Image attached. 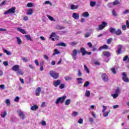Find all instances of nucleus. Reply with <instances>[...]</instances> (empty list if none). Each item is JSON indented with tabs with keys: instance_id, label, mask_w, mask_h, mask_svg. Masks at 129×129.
Listing matches in <instances>:
<instances>
[{
	"instance_id": "obj_31",
	"label": "nucleus",
	"mask_w": 129,
	"mask_h": 129,
	"mask_svg": "<svg viewBox=\"0 0 129 129\" xmlns=\"http://www.w3.org/2000/svg\"><path fill=\"white\" fill-rule=\"evenodd\" d=\"M25 37L26 38L27 40H29V41H32V38H31V36L30 35H25Z\"/></svg>"
},
{
	"instance_id": "obj_10",
	"label": "nucleus",
	"mask_w": 129,
	"mask_h": 129,
	"mask_svg": "<svg viewBox=\"0 0 129 129\" xmlns=\"http://www.w3.org/2000/svg\"><path fill=\"white\" fill-rule=\"evenodd\" d=\"M117 50H116V52H117V54L119 55L121 53V50L122 49V45H118L117 46Z\"/></svg>"
},
{
	"instance_id": "obj_38",
	"label": "nucleus",
	"mask_w": 129,
	"mask_h": 129,
	"mask_svg": "<svg viewBox=\"0 0 129 129\" xmlns=\"http://www.w3.org/2000/svg\"><path fill=\"white\" fill-rule=\"evenodd\" d=\"M64 79L66 81H69V80H71L72 78L68 76H67L64 77Z\"/></svg>"
},
{
	"instance_id": "obj_61",
	"label": "nucleus",
	"mask_w": 129,
	"mask_h": 129,
	"mask_svg": "<svg viewBox=\"0 0 129 129\" xmlns=\"http://www.w3.org/2000/svg\"><path fill=\"white\" fill-rule=\"evenodd\" d=\"M88 46H89V48H92V44L91 42H88Z\"/></svg>"
},
{
	"instance_id": "obj_12",
	"label": "nucleus",
	"mask_w": 129,
	"mask_h": 129,
	"mask_svg": "<svg viewBox=\"0 0 129 129\" xmlns=\"http://www.w3.org/2000/svg\"><path fill=\"white\" fill-rule=\"evenodd\" d=\"M19 69H20V66L18 64H16L12 67V70L13 71L18 72L19 71Z\"/></svg>"
},
{
	"instance_id": "obj_53",
	"label": "nucleus",
	"mask_w": 129,
	"mask_h": 129,
	"mask_svg": "<svg viewBox=\"0 0 129 129\" xmlns=\"http://www.w3.org/2000/svg\"><path fill=\"white\" fill-rule=\"evenodd\" d=\"M47 17L50 21H54V18L50 15H47Z\"/></svg>"
},
{
	"instance_id": "obj_64",
	"label": "nucleus",
	"mask_w": 129,
	"mask_h": 129,
	"mask_svg": "<svg viewBox=\"0 0 129 129\" xmlns=\"http://www.w3.org/2000/svg\"><path fill=\"white\" fill-rule=\"evenodd\" d=\"M1 116L2 117H5V116H7V113H2L1 114Z\"/></svg>"
},
{
	"instance_id": "obj_19",
	"label": "nucleus",
	"mask_w": 129,
	"mask_h": 129,
	"mask_svg": "<svg viewBox=\"0 0 129 129\" xmlns=\"http://www.w3.org/2000/svg\"><path fill=\"white\" fill-rule=\"evenodd\" d=\"M105 49L106 50L108 49V46L107 45H104L103 46H100L99 48V50L101 51V50Z\"/></svg>"
},
{
	"instance_id": "obj_51",
	"label": "nucleus",
	"mask_w": 129,
	"mask_h": 129,
	"mask_svg": "<svg viewBox=\"0 0 129 129\" xmlns=\"http://www.w3.org/2000/svg\"><path fill=\"white\" fill-rule=\"evenodd\" d=\"M55 36H56V33H55V32H52L50 35V39H51V38H53V37H55Z\"/></svg>"
},
{
	"instance_id": "obj_43",
	"label": "nucleus",
	"mask_w": 129,
	"mask_h": 129,
	"mask_svg": "<svg viewBox=\"0 0 129 129\" xmlns=\"http://www.w3.org/2000/svg\"><path fill=\"white\" fill-rule=\"evenodd\" d=\"M20 100V97L17 96L15 99H14V101L15 102H19V101Z\"/></svg>"
},
{
	"instance_id": "obj_21",
	"label": "nucleus",
	"mask_w": 129,
	"mask_h": 129,
	"mask_svg": "<svg viewBox=\"0 0 129 129\" xmlns=\"http://www.w3.org/2000/svg\"><path fill=\"white\" fill-rule=\"evenodd\" d=\"M82 17H84V18H88V17H89V13H88V12H85L82 14Z\"/></svg>"
},
{
	"instance_id": "obj_60",
	"label": "nucleus",
	"mask_w": 129,
	"mask_h": 129,
	"mask_svg": "<svg viewBox=\"0 0 129 129\" xmlns=\"http://www.w3.org/2000/svg\"><path fill=\"white\" fill-rule=\"evenodd\" d=\"M123 14H129V10H126L123 12Z\"/></svg>"
},
{
	"instance_id": "obj_24",
	"label": "nucleus",
	"mask_w": 129,
	"mask_h": 129,
	"mask_svg": "<svg viewBox=\"0 0 129 129\" xmlns=\"http://www.w3.org/2000/svg\"><path fill=\"white\" fill-rule=\"evenodd\" d=\"M31 110H37L38 109V105H34L33 106L31 107Z\"/></svg>"
},
{
	"instance_id": "obj_4",
	"label": "nucleus",
	"mask_w": 129,
	"mask_h": 129,
	"mask_svg": "<svg viewBox=\"0 0 129 129\" xmlns=\"http://www.w3.org/2000/svg\"><path fill=\"white\" fill-rule=\"evenodd\" d=\"M16 13L15 7H12L9 9L7 11L4 13V15H8V14H15Z\"/></svg>"
},
{
	"instance_id": "obj_57",
	"label": "nucleus",
	"mask_w": 129,
	"mask_h": 129,
	"mask_svg": "<svg viewBox=\"0 0 129 129\" xmlns=\"http://www.w3.org/2000/svg\"><path fill=\"white\" fill-rule=\"evenodd\" d=\"M22 60L23 61H24V62H28V61H29V60H28V58H27V57H23Z\"/></svg>"
},
{
	"instance_id": "obj_59",
	"label": "nucleus",
	"mask_w": 129,
	"mask_h": 129,
	"mask_svg": "<svg viewBox=\"0 0 129 129\" xmlns=\"http://www.w3.org/2000/svg\"><path fill=\"white\" fill-rule=\"evenodd\" d=\"M34 62H35V64H36V65L37 66H39V61H38L37 59H35V60H34Z\"/></svg>"
},
{
	"instance_id": "obj_52",
	"label": "nucleus",
	"mask_w": 129,
	"mask_h": 129,
	"mask_svg": "<svg viewBox=\"0 0 129 129\" xmlns=\"http://www.w3.org/2000/svg\"><path fill=\"white\" fill-rule=\"evenodd\" d=\"M128 59V55H125L123 58V61H126Z\"/></svg>"
},
{
	"instance_id": "obj_50",
	"label": "nucleus",
	"mask_w": 129,
	"mask_h": 129,
	"mask_svg": "<svg viewBox=\"0 0 129 129\" xmlns=\"http://www.w3.org/2000/svg\"><path fill=\"white\" fill-rule=\"evenodd\" d=\"M65 87V84H62L59 85V88L60 89H63V88H64Z\"/></svg>"
},
{
	"instance_id": "obj_6",
	"label": "nucleus",
	"mask_w": 129,
	"mask_h": 129,
	"mask_svg": "<svg viewBox=\"0 0 129 129\" xmlns=\"http://www.w3.org/2000/svg\"><path fill=\"white\" fill-rule=\"evenodd\" d=\"M77 54H78V52L77 49H74L71 54L73 59L75 60L77 59Z\"/></svg>"
},
{
	"instance_id": "obj_44",
	"label": "nucleus",
	"mask_w": 129,
	"mask_h": 129,
	"mask_svg": "<svg viewBox=\"0 0 129 129\" xmlns=\"http://www.w3.org/2000/svg\"><path fill=\"white\" fill-rule=\"evenodd\" d=\"M89 85V82L86 81L84 85V87H87Z\"/></svg>"
},
{
	"instance_id": "obj_13",
	"label": "nucleus",
	"mask_w": 129,
	"mask_h": 129,
	"mask_svg": "<svg viewBox=\"0 0 129 129\" xmlns=\"http://www.w3.org/2000/svg\"><path fill=\"white\" fill-rule=\"evenodd\" d=\"M72 17L75 20H78L79 19V14L76 13H73Z\"/></svg>"
},
{
	"instance_id": "obj_41",
	"label": "nucleus",
	"mask_w": 129,
	"mask_h": 129,
	"mask_svg": "<svg viewBox=\"0 0 129 129\" xmlns=\"http://www.w3.org/2000/svg\"><path fill=\"white\" fill-rule=\"evenodd\" d=\"M33 6H34V4L32 3H29L27 5V7L28 8H32V7H33Z\"/></svg>"
},
{
	"instance_id": "obj_8",
	"label": "nucleus",
	"mask_w": 129,
	"mask_h": 129,
	"mask_svg": "<svg viewBox=\"0 0 129 129\" xmlns=\"http://www.w3.org/2000/svg\"><path fill=\"white\" fill-rule=\"evenodd\" d=\"M101 78L104 82H107L109 80L108 76H107L105 73H104L101 75Z\"/></svg>"
},
{
	"instance_id": "obj_30",
	"label": "nucleus",
	"mask_w": 129,
	"mask_h": 129,
	"mask_svg": "<svg viewBox=\"0 0 129 129\" xmlns=\"http://www.w3.org/2000/svg\"><path fill=\"white\" fill-rule=\"evenodd\" d=\"M16 39L18 45H21L22 44V40H21V38L20 37H16Z\"/></svg>"
},
{
	"instance_id": "obj_49",
	"label": "nucleus",
	"mask_w": 129,
	"mask_h": 129,
	"mask_svg": "<svg viewBox=\"0 0 129 129\" xmlns=\"http://www.w3.org/2000/svg\"><path fill=\"white\" fill-rule=\"evenodd\" d=\"M112 6H113V4L112 3H108L107 5V7L108 8H112Z\"/></svg>"
},
{
	"instance_id": "obj_28",
	"label": "nucleus",
	"mask_w": 129,
	"mask_h": 129,
	"mask_svg": "<svg viewBox=\"0 0 129 129\" xmlns=\"http://www.w3.org/2000/svg\"><path fill=\"white\" fill-rule=\"evenodd\" d=\"M111 96H112L114 99H115L118 97V95L115 94L114 93V94H111Z\"/></svg>"
},
{
	"instance_id": "obj_56",
	"label": "nucleus",
	"mask_w": 129,
	"mask_h": 129,
	"mask_svg": "<svg viewBox=\"0 0 129 129\" xmlns=\"http://www.w3.org/2000/svg\"><path fill=\"white\" fill-rule=\"evenodd\" d=\"M3 64L4 65H5V66H8L9 65V62H8V61H4L3 62Z\"/></svg>"
},
{
	"instance_id": "obj_25",
	"label": "nucleus",
	"mask_w": 129,
	"mask_h": 129,
	"mask_svg": "<svg viewBox=\"0 0 129 129\" xmlns=\"http://www.w3.org/2000/svg\"><path fill=\"white\" fill-rule=\"evenodd\" d=\"M5 103H6L7 106H10L11 105V101L10 99H7L5 100Z\"/></svg>"
},
{
	"instance_id": "obj_27",
	"label": "nucleus",
	"mask_w": 129,
	"mask_h": 129,
	"mask_svg": "<svg viewBox=\"0 0 129 129\" xmlns=\"http://www.w3.org/2000/svg\"><path fill=\"white\" fill-rule=\"evenodd\" d=\"M71 103V100H70V99H68L66 100L64 103V104L65 105H69V104H70Z\"/></svg>"
},
{
	"instance_id": "obj_40",
	"label": "nucleus",
	"mask_w": 129,
	"mask_h": 129,
	"mask_svg": "<svg viewBox=\"0 0 129 129\" xmlns=\"http://www.w3.org/2000/svg\"><path fill=\"white\" fill-rule=\"evenodd\" d=\"M91 35V33L90 32H87L85 35V38H89V37H90Z\"/></svg>"
},
{
	"instance_id": "obj_16",
	"label": "nucleus",
	"mask_w": 129,
	"mask_h": 129,
	"mask_svg": "<svg viewBox=\"0 0 129 129\" xmlns=\"http://www.w3.org/2000/svg\"><path fill=\"white\" fill-rule=\"evenodd\" d=\"M55 29H56V30H64V29H65V27H64L63 26L57 25L55 26Z\"/></svg>"
},
{
	"instance_id": "obj_5",
	"label": "nucleus",
	"mask_w": 129,
	"mask_h": 129,
	"mask_svg": "<svg viewBox=\"0 0 129 129\" xmlns=\"http://www.w3.org/2000/svg\"><path fill=\"white\" fill-rule=\"evenodd\" d=\"M81 52L82 53V56H84L85 55H91L92 54L91 52L86 51V50H85L84 47L81 48Z\"/></svg>"
},
{
	"instance_id": "obj_22",
	"label": "nucleus",
	"mask_w": 129,
	"mask_h": 129,
	"mask_svg": "<svg viewBox=\"0 0 129 129\" xmlns=\"http://www.w3.org/2000/svg\"><path fill=\"white\" fill-rule=\"evenodd\" d=\"M115 35H117V36H119V35H121V30H120V29H118L116 30L115 32Z\"/></svg>"
},
{
	"instance_id": "obj_42",
	"label": "nucleus",
	"mask_w": 129,
	"mask_h": 129,
	"mask_svg": "<svg viewBox=\"0 0 129 129\" xmlns=\"http://www.w3.org/2000/svg\"><path fill=\"white\" fill-rule=\"evenodd\" d=\"M102 107H103V110L102 111V112H103V113H105V111L106 110L107 107L103 105Z\"/></svg>"
},
{
	"instance_id": "obj_33",
	"label": "nucleus",
	"mask_w": 129,
	"mask_h": 129,
	"mask_svg": "<svg viewBox=\"0 0 129 129\" xmlns=\"http://www.w3.org/2000/svg\"><path fill=\"white\" fill-rule=\"evenodd\" d=\"M85 95L86 97H89V96H90V91L86 90L85 92Z\"/></svg>"
},
{
	"instance_id": "obj_23",
	"label": "nucleus",
	"mask_w": 129,
	"mask_h": 129,
	"mask_svg": "<svg viewBox=\"0 0 129 129\" xmlns=\"http://www.w3.org/2000/svg\"><path fill=\"white\" fill-rule=\"evenodd\" d=\"M119 93H120V88L117 87L115 90V94H117V95L118 96Z\"/></svg>"
},
{
	"instance_id": "obj_11",
	"label": "nucleus",
	"mask_w": 129,
	"mask_h": 129,
	"mask_svg": "<svg viewBox=\"0 0 129 129\" xmlns=\"http://www.w3.org/2000/svg\"><path fill=\"white\" fill-rule=\"evenodd\" d=\"M41 90H42V89H41V87H38L36 89L35 95H36V96H40V92H41Z\"/></svg>"
},
{
	"instance_id": "obj_54",
	"label": "nucleus",
	"mask_w": 129,
	"mask_h": 129,
	"mask_svg": "<svg viewBox=\"0 0 129 129\" xmlns=\"http://www.w3.org/2000/svg\"><path fill=\"white\" fill-rule=\"evenodd\" d=\"M78 123L82 124L83 123V119L82 118H80V119L78 121Z\"/></svg>"
},
{
	"instance_id": "obj_18",
	"label": "nucleus",
	"mask_w": 129,
	"mask_h": 129,
	"mask_svg": "<svg viewBox=\"0 0 129 129\" xmlns=\"http://www.w3.org/2000/svg\"><path fill=\"white\" fill-rule=\"evenodd\" d=\"M3 51L4 53H6L7 55H8V56H11L12 55V52L11 51L7 50V49H5V48H3Z\"/></svg>"
},
{
	"instance_id": "obj_39",
	"label": "nucleus",
	"mask_w": 129,
	"mask_h": 129,
	"mask_svg": "<svg viewBox=\"0 0 129 129\" xmlns=\"http://www.w3.org/2000/svg\"><path fill=\"white\" fill-rule=\"evenodd\" d=\"M57 46H62V47H66V44L63 42H61L57 44Z\"/></svg>"
},
{
	"instance_id": "obj_7",
	"label": "nucleus",
	"mask_w": 129,
	"mask_h": 129,
	"mask_svg": "<svg viewBox=\"0 0 129 129\" xmlns=\"http://www.w3.org/2000/svg\"><path fill=\"white\" fill-rule=\"evenodd\" d=\"M122 79L124 81V82H126V83H127L129 82V79L126 77V73L123 72L122 73Z\"/></svg>"
},
{
	"instance_id": "obj_1",
	"label": "nucleus",
	"mask_w": 129,
	"mask_h": 129,
	"mask_svg": "<svg viewBox=\"0 0 129 129\" xmlns=\"http://www.w3.org/2000/svg\"><path fill=\"white\" fill-rule=\"evenodd\" d=\"M66 96H62L61 97L58 98L55 101L56 104H59V103H63L64 101H65V99H66Z\"/></svg>"
},
{
	"instance_id": "obj_2",
	"label": "nucleus",
	"mask_w": 129,
	"mask_h": 129,
	"mask_svg": "<svg viewBox=\"0 0 129 129\" xmlns=\"http://www.w3.org/2000/svg\"><path fill=\"white\" fill-rule=\"evenodd\" d=\"M49 75L52 78H54V79H58V78H59V74L54 71H51L49 72Z\"/></svg>"
},
{
	"instance_id": "obj_37",
	"label": "nucleus",
	"mask_w": 129,
	"mask_h": 129,
	"mask_svg": "<svg viewBox=\"0 0 129 129\" xmlns=\"http://www.w3.org/2000/svg\"><path fill=\"white\" fill-rule=\"evenodd\" d=\"M33 14V9H29L27 13V15H31Z\"/></svg>"
},
{
	"instance_id": "obj_35",
	"label": "nucleus",
	"mask_w": 129,
	"mask_h": 129,
	"mask_svg": "<svg viewBox=\"0 0 129 129\" xmlns=\"http://www.w3.org/2000/svg\"><path fill=\"white\" fill-rule=\"evenodd\" d=\"M95 5H96V2H93V1H91L90 3V7H94V6H95Z\"/></svg>"
},
{
	"instance_id": "obj_45",
	"label": "nucleus",
	"mask_w": 129,
	"mask_h": 129,
	"mask_svg": "<svg viewBox=\"0 0 129 129\" xmlns=\"http://www.w3.org/2000/svg\"><path fill=\"white\" fill-rule=\"evenodd\" d=\"M17 74H19V75H24V72L22 71H17Z\"/></svg>"
},
{
	"instance_id": "obj_14",
	"label": "nucleus",
	"mask_w": 129,
	"mask_h": 129,
	"mask_svg": "<svg viewBox=\"0 0 129 129\" xmlns=\"http://www.w3.org/2000/svg\"><path fill=\"white\" fill-rule=\"evenodd\" d=\"M103 55L107 57V58H108V57H110L111 55L110 52H109V51H103Z\"/></svg>"
},
{
	"instance_id": "obj_46",
	"label": "nucleus",
	"mask_w": 129,
	"mask_h": 129,
	"mask_svg": "<svg viewBox=\"0 0 129 129\" xmlns=\"http://www.w3.org/2000/svg\"><path fill=\"white\" fill-rule=\"evenodd\" d=\"M101 115H102L103 117H107V116H108V113L101 114Z\"/></svg>"
},
{
	"instance_id": "obj_17",
	"label": "nucleus",
	"mask_w": 129,
	"mask_h": 129,
	"mask_svg": "<svg viewBox=\"0 0 129 129\" xmlns=\"http://www.w3.org/2000/svg\"><path fill=\"white\" fill-rule=\"evenodd\" d=\"M17 30V31H18V32H20V33H22V34H26V31L21 28H18Z\"/></svg>"
},
{
	"instance_id": "obj_3",
	"label": "nucleus",
	"mask_w": 129,
	"mask_h": 129,
	"mask_svg": "<svg viewBox=\"0 0 129 129\" xmlns=\"http://www.w3.org/2000/svg\"><path fill=\"white\" fill-rule=\"evenodd\" d=\"M107 26V24L105 22H102V24L99 25L98 28H96L97 31H100V30H103L105 27Z\"/></svg>"
},
{
	"instance_id": "obj_55",
	"label": "nucleus",
	"mask_w": 129,
	"mask_h": 129,
	"mask_svg": "<svg viewBox=\"0 0 129 129\" xmlns=\"http://www.w3.org/2000/svg\"><path fill=\"white\" fill-rule=\"evenodd\" d=\"M40 123L43 126L46 125V121H44L43 120L40 122Z\"/></svg>"
},
{
	"instance_id": "obj_47",
	"label": "nucleus",
	"mask_w": 129,
	"mask_h": 129,
	"mask_svg": "<svg viewBox=\"0 0 129 129\" xmlns=\"http://www.w3.org/2000/svg\"><path fill=\"white\" fill-rule=\"evenodd\" d=\"M111 71H112L113 74H116V72H115V68H113L111 69Z\"/></svg>"
},
{
	"instance_id": "obj_29",
	"label": "nucleus",
	"mask_w": 129,
	"mask_h": 129,
	"mask_svg": "<svg viewBox=\"0 0 129 129\" xmlns=\"http://www.w3.org/2000/svg\"><path fill=\"white\" fill-rule=\"evenodd\" d=\"M77 80L78 81L79 84H82V83H83V82H82V81H81L82 80H83V79H82L81 78H77Z\"/></svg>"
},
{
	"instance_id": "obj_26",
	"label": "nucleus",
	"mask_w": 129,
	"mask_h": 129,
	"mask_svg": "<svg viewBox=\"0 0 129 129\" xmlns=\"http://www.w3.org/2000/svg\"><path fill=\"white\" fill-rule=\"evenodd\" d=\"M19 116L21 119H24V118H26V115H25L24 113H20Z\"/></svg>"
},
{
	"instance_id": "obj_63",
	"label": "nucleus",
	"mask_w": 129,
	"mask_h": 129,
	"mask_svg": "<svg viewBox=\"0 0 129 129\" xmlns=\"http://www.w3.org/2000/svg\"><path fill=\"white\" fill-rule=\"evenodd\" d=\"M126 27L128 29H129V22L128 20H127L126 21Z\"/></svg>"
},
{
	"instance_id": "obj_36",
	"label": "nucleus",
	"mask_w": 129,
	"mask_h": 129,
	"mask_svg": "<svg viewBox=\"0 0 129 129\" xmlns=\"http://www.w3.org/2000/svg\"><path fill=\"white\" fill-rule=\"evenodd\" d=\"M84 67L85 71H86V72L87 73L89 74V69L87 68V66H86V65L84 64Z\"/></svg>"
},
{
	"instance_id": "obj_32",
	"label": "nucleus",
	"mask_w": 129,
	"mask_h": 129,
	"mask_svg": "<svg viewBox=\"0 0 129 129\" xmlns=\"http://www.w3.org/2000/svg\"><path fill=\"white\" fill-rule=\"evenodd\" d=\"M57 54H60V51H59L57 49H55L54 53H53V56H55V55H57Z\"/></svg>"
},
{
	"instance_id": "obj_48",
	"label": "nucleus",
	"mask_w": 129,
	"mask_h": 129,
	"mask_svg": "<svg viewBox=\"0 0 129 129\" xmlns=\"http://www.w3.org/2000/svg\"><path fill=\"white\" fill-rule=\"evenodd\" d=\"M82 76V73H81V71L80 70L78 71V76L79 77H80Z\"/></svg>"
},
{
	"instance_id": "obj_58",
	"label": "nucleus",
	"mask_w": 129,
	"mask_h": 129,
	"mask_svg": "<svg viewBox=\"0 0 129 129\" xmlns=\"http://www.w3.org/2000/svg\"><path fill=\"white\" fill-rule=\"evenodd\" d=\"M112 13L113 16H114V17H116V16H117V14H116V12H115L114 10H113Z\"/></svg>"
},
{
	"instance_id": "obj_62",
	"label": "nucleus",
	"mask_w": 129,
	"mask_h": 129,
	"mask_svg": "<svg viewBox=\"0 0 129 129\" xmlns=\"http://www.w3.org/2000/svg\"><path fill=\"white\" fill-rule=\"evenodd\" d=\"M111 41H112V39H109L107 40V44H110V43H111Z\"/></svg>"
},
{
	"instance_id": "obj_15",
	"label": "nucleus",
	"mask_w": 129,
	"mask_h": 129,
	"mask_svg": "<svg viewBox=\"0 0 129 129\" xmlns=\"http://www.w3.org/2000/svg\"><path fill=\"white\" fill-rule=\"evenodd\" d=\"M79 8V5H72L71 6V10H77Z\"/></svg>"
},
{
	"instance_id": "obj_9",
	"label": "nucleus",
	"mask_w": 129,
	"mask_h": 129,
	"mask_svg": "<svg viewBox=\"0 0 129 129\" xmlns=\"http://www.w3.org/2000/svg\"><path fill=\"white\" fill-rule=\"evenodd\" d=\"M61 84V80H57L53 81V85L54 87H58Z\"/></svg>"
},
{
	"instance_id": "obj_34",
	"label": "nucleus",
	"mask_w": 129,
	"mask_h": 129,
	"mask_svg": "<svg viewBox=\"0 0 129 129\" xmlns=\"http://www.w3.org/2000/svg\"><path fill=\"white\" fill-rule=\"evenodd\" d=\"M113 6H116L119 5V0H115L114 2L112 3Z\"/></svg>"
},
{
	"instance_id": "obj_20",
	"label": "nucleus",
	"mask_w": 129,
	"mask_h": 129,
	"mask_svg": "<svg viewBox=\"0 0 129 129\" xmlns=\"http://www.w3.org/2000/svg\"><path fill=\"white\" fill-rule=\"evenodd\" d=\"M116 31V30L115 29V28H112V27H111L109 29V31L112 34H115Z\"/></svg>"
}]
</instances>
